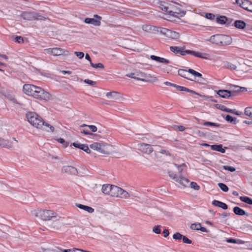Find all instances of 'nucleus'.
Returning a JSON list of instances; mask_svg holds the SVG:
<instances>
[{
    "label": "nucleus",
    "instance_id": "obj_3",
    "mask_svg": "<svg viewBox=\"0 0 252 252\" xmlns=\"http://www.w3.org/2000/svg\"><path fill=\"white\" fill-rule=\"evenodd\" d=\"M184 48H170V50L175 54H180L182 56H185L187 54H190L195 57L204 59H210V55L206 53H201L189 50H183Z\"/></svg>",
    "mask_w": 252,
    "mask_h": 252
},
{
    "label": "nucleus",
    "instance_id": "obj_9",
    "mask_svg": "<svg viewBox=\"0 0 252 252\" xmlns=\"http://www.w3.org/2000/svg\"><path fill=\"white\" fill-rule=\"evenodd\" d=\"M38 87L31 84H25L23 86V92L27 95L33 96L36 93Z\"/></svg>",
    "mask_w": 252,
    "mask_h": 252
},
{
    "label": "nucleus",
    "instance_id": "obj_56",
    "mask_svg": "<svg viewBox=\"0 0 252 252\" xmlns=\"http://www.w3.org/2000/svg\"><path fill=\"white\" fill-rule=\"evenodd\" d=\"M14 40L15 42H18L19 43L24 42L23 38L21 36L15 37L14 39Z\"/></svg>",
    "mask_w": 252,
    "mask_h": 252
},
{
    "label": "nucleus",
    "instance_id": "obj_50",
    "mask_svg": "<svg viewBox=\"0 0 252 252\" xmlns=\"http://www.w3.org/2000/svg\"><path fill=\"white\" fill-rule=\"evenodd\" d=\"M225 119L228 122L233 123L234 121V120L236 119V118H234L231 116L229 115H227L225 117Z\"/></svg>",
    "mask_w": 252,
    "mask_h": 252
},
{
    "label": "nucleus",
    "instance_id": "obj_54",
    "mask_svg": "<svg viewBox=\"0 0 252 252\" xmlns=\"http://www.w3.org/2000/svg\"><path fill=\"white\" fill-rule=\"evenodd\" d=\"M84 82L86 83V84H89L91 86H94L96 85V82H94V81H92V80H90L89 79H85Z\"/></svg>",
    "mask_w": 252,
    "mask_h": 252
},
{
    "label": "nucleus",
    "instance_id": "obj_23",
    "mask_svg": "<svg viewBox=\"0 0 252 252\" xmlns=\"http://www.w3.org/2000/svg\"><path fill=\"white\" fill-rule=\"evenodd\" d=\"M122 189L116 186L112 185L110 196L119 197L121 194L120 192Z\"/></svg>",
    "mask_w": 252,
    "mask_h": 252
},
{
    "label": "nucleus",
    "instance_id": "obj_60",
    "mask_svg": "<svg viewBox=\"0 0 252 252\" xmlns=\"http://www.w3.org/2000/svg\"><path fill=\"white\" fill-rule=\"evenodd\" d=\"M174 128L180 131H183L185 129V127L183 126H175Z\"/></svg>",
    "mask_w": 252,
    "mask_h": 252
},
{
    "label": "nucleus",
    "instance_id": "obj_34",
    "mask_svg": "<svg viewBox=\"0 0 252 252\" xmlns=\"http://www.w3.org/2000/svg\"><path fill=\"white\" fill-rule=\"evenodd\" d=\"M65 250H63L59 247H55L54 249H44V252H64Z\"/></svg>",
    "mask_w": 252,
    "mask_h": 252
},
{
    "label": "nucleus",
    "instance_id": "obj_36",
    "mask_svg": "<svg viewBox=\"0 0 252 252\" xmlns=\"http://www.w3.org/2000/svg\"><path fill=\"white\" fill-rule=\"evenodd\" d=\"M227 20V18L224 16H220L217 18L216 20L217 22L220 24H224Z\"/></svg>",
    "mask_w": 252,
    "mask_h": 252
},
{
    "label": "nucleus",
    "instance_id": "obj_26",
    "mask_svg": "<svg viewBox=\"0 0 252 252\" xmlns=\"http://www.w3.org/2000/svg\"><path fill=\"white\" fill-rule=\"evenodd\" d=\"M211 148L216 151L220 152L221 153H224L225 152V150L222 147V145L221 144L219 145H212L210 146Z\"/></svg>",
    "mask_w": 252,
    "mask_h": 252
},
{
    "label": "nucleus",
    "instance_id": "obj_51",
    "mask_svg": "<svg viewBox=\"0 0 252 252\" xmlns=\"http://www.w3.org/2000/svg\"><path fill=\"white\" fill-rule=\"evenodd\" d=\"M223 168L230 172H234L236 170L235 168L234 167L227 165H224Z\"/></svg>",
    "mask_w": 252,
    "mask_h": 252
},
{
    "label": "nucleus",
    "instance_id": "obj_59",
    "mask_svg": "<svg viewBox=\"0 0 252 252\" xmlns=\"http://www.w3.org/2000/svg\"><path fill=\"white\" fill-rule=\"evenodd\" d=\"M175 87L177 89L178 91H186V87L178 86L176 84H175Z\"/></svg>",
    "mask_w": 252,
    "mask_h": 252
},
{
    "label": "nucleus",
    "instance_id": "obj_38",
    "mask_svg": "<svg viewBox=\"0 0 252 252\" xmlns=\"http://www.w3.org/2000/svg\"><path fill=\"white\" fill-rule=\"evenodd\" d=\"M120 193H121V194H120V196H119V197L126 199V198H128L130 196L129 194L127 191L124 190L122 189H121Z\"/></svg>",
    "mask_w": 252,
    "mask_h": 252
},
{
    "label": "nucleus",
    "instance_id": "obj_44",
    "mask_svg": "<svg viewBox=\"0 0 252 252\" xmlns=\"http://www.w3.org/2000/svg\"><path fill=\"white\" fill-rule=\"evenodd\" d=\"M90 64L91 66L95 68H100L103 69L104 68V66L102 63H98L94 64L92 62H91Z\"/></svg>",
    "mask_w": 252,
    "mask_h": 252
},
{
    "label": "nucleus",
    "instance_id": "obj_58",
    "mask_svg": "<svg viewBox=\"0 0 252 252\" xmlns=\"http://www.w3.org/2000/svg\"><path fill=\"white\" fill-rule=\"evenodd\" d=\"M80 132H81V133H83L85 135H92V136L95 135V134H94L91 132H90L88 130H85V129H81Z\"/></svg>",
    "mask_w": 252,
    "mask_h": 252
},
{
    "label": "nucleus",
    "instance_id": "obj_53",
    "mask_svg": "<svg viewBox=\"0 0 252 252\" xmlns=\"http://www.w3.org/2000/svg\"><path fill=\"white\" fill-rule=\"evenodd\" d=\"M183 242L184 243L188 244H190L192 243V241L188 239L186 236H183L182 238Z\"/></svg>",
    "mask_w": 252,
    "mask_h": 252
},
{
    "label": "nucleus",
    "instance_id": "obj_17",
    "mask_svg": "<svg viewBox=\"0 0 252 252\" xmlns=\"http://www.w3.org/2000/svg\"><path fill=\"white\" fill-rule=\"evenodd\" d=\"M234 90H220L217 93V94L224 98H228L231 95H234Z\"/></svg>",
    "mask_w": 252,
    "mask_h": 252
},
{
    "label": "nucleus",
    "instance_id": "obj_14",
    "mask_svg": "<svg viewBox=\"0 0 252 252\" xmlns=\"http://www.w3.org/2000/svg\"><path fill=\"white\" fill-rule=\"evenodd\" d=\"M94 17L96 18V19L94 18H86L84 20L85 23L92 24L95 26H99L101 24L100 20L101 17L97 15H94Z\"/></svg>",
    "mask_w": 252,
    "mask_h": 252
},
{
    "label": "nucleus",
    "instance_id": "obj_1",
    "mask_svg": "<svg viewBox=\"0 0 252 252\" xmlns=\"http://www.w3.org/2000/svg\"><path fill=\"white\" fill-rule=\"evenodd\" d=\"M26 118L28 122L34 127L46 130L47 131L53 132L54 126L46 123L43 119L36 113L29 112L26 114Z\"/></svg>",
    "mask_w": 252,
    "mask_h": 252
},
{
    "label": "nucleus",
    "instance_id": "obj_5",
    "mask_svg": "<svg viewBox=\"0 0 252 252\" xmlns=\"http://www.w3.org/2000/svg\"><path fill=\"white\" fill-rule=\"evenodd\" d=\"M168 174L170 178L184 187L188 186L189 183V181L188 179L181 176L178 177L177 175L171 170H169Z\"/></svg>",
    "mask_w": 252,
    "mask_h": 252
},
{
    "label": "nucleus",
    "instance_id": "obj_30",
    "mask_svg": "<svg viewBox=\"0 0 252 252\" xmlns=\"http://www.w3.org/2000/svg\"><path fill=\"white\" fill-rule=\"evenodd\" d=\"M188 73H189L188 72V70L184 69H179L178 70V73L180 76L191 81H194L193 79H191L187 76L188 75Z\"/></svg>",
    "mask_w": 252,
    "mask_h": 252
},
{
    "label": "nucleus",
    "instance_id": "obj_25",
    "mask_svg": "<svg viewBox=\"0 0 252 252\" xmlns=\"http://www.w3.org/2000/svg\"><path fill=\"white\" fill-rule=\"evenodd\" d=\"M112 187V185L109 184L103 185L101 189L102 192L105 194L110 195Z\"/></svg>",
    "mask_w": 252,
    "mask_h": 252
},
{
    "label": "nucleus",
    "instance_id": "obj_48",
    "mask_svg": "<svg viewBox=\"0 0 252 252\" xmlns=\"http://www.w3.org/2000/svg\"><path fill=\"white\" fill-rule=\"evenodd\" d=\"M80 149L85 151L88 154H90L91 153V150L89 149L88 146L87 145L82 144Z\"/></svg>",
    "mask_w": 252,
    "mask_h": 252
},
{
    "label": "nucleus",
    "instance_id": "obj_6",
    "mask_svg": "<svg viewBox=\"0 0 252 252\" xmlns=\"http://www.w3.org/2000/svg\"><path fill=\"white\" fill-rule=\"evenodd\" d=\"M21 16L26 20H42L43 18V16L39 15L34 12H24Z\"/></svg>",
    "mask_w": 252,
    "mask_h": 252
},
{
    "label": "nucleus",
    "instance_id": "obj_19",
    "mask_svg": "<svg viewBox=\"0 0 252 252\" xmlns=\"http://www.w3.org/2000/svg\"><path fill=\"white\" fill-rule=\"evenodd\" d=\"M106 96L108 98L113 99L114 100H120L121 99V95L120 93L117 92H111L106 94Z\"/></svg>",
    "mask_w": 252,
    "mask_h": 252
},
{
    "label": "nucleus",
    "instance_id": "obj_64",
    "mask_svg": "<svg viewBox=\"0 0 252 252\" xmlns=\"http://www.w3.org/2000/svg\"><path fill=\"white\" fill-rule=\"evenodd\" d=\"M88 127L92 132H95L97 131V127L94 125H89Z\"/></svg>",
    "mask_w": 252,
    "mask_h": 252
},
{
    "label": "nucleus",
    "instance_id": "obj_37",
    "mask_svg": "<svg viewBox=\"0 0 252 252\" xmlns=\"http://www.w3.org/2000/svg\"><path fill=\"white\" fill-rule=\"evenodd\" d=\"M224 66L226 68L231 70H235L237 68L236 65L227 62L224 63Z\"/></svg>",
    "mask_w": 252,
    "mask_h": 252
},
{
    "label": "nucleus",
    "instance_id": "obj_8",
    "mask_svg": "<svg viewBox=\"0 0 252 252\" xmlns=\"http://www.w3.org/2000/svg\"><path fill=\"white\" fill-rule=\"evenodd\" d=\"M159 29V33L164 35L168 38L177 39L179 37V34L175 31H172L170 30L164 28H161Z\"/></svg>",
    "mask_w": 252,
    "mask_h": 252
},
{
    "label": "nucleus",
    "instance_id": "obj_13",
    "mask_svg": "<svg viewBox=\"0 0 252 252\" xmlns=\"http://www.w3.org/2000/svg\"><path fill=\"white\" fill-rule=\"evenodd\" d=\"M137 149L146 154H150L153 151L152 145L143 143L137 145Z\"/></svg>",
    "mask_w": 252,
    "mask_h": 252
},
{
    "label": "nucleus",
    "instance_id": "obj_24",
    "mask_svg": "<svg viewBox=\"0 0 252 252\" xmlns=\"http://www.w3.org/2000/svg\"><path fill=\"white\" fill-rule=\"evenodd\" d=\"M212 204L215 206L220 207L224 210H226L228 208V206L225 203L218 200H214L212 202Z\"/></svg>",
    "mask_w": 252,
    "mask_h": 252
},
{
    "label": "nucleus",
    "instance_id": "obj_21",
    "mask_svg": "<svg viewBox=\"0 0 252 252\" xmlns=\"http://www.w3.org/2000/svg\"><path fill=\"white\" fill-rule=\"evenodd\" d=\"M49 49L53 50V56H66L68 55V52L63 48H49Z\"/></svg>",
    "mask_w": 252,
    "mask_h": 252
},
{
    "label": "nucleus",
    "instance_id": "obj_29",
    "mask_svg": "<svg viewBox=\"0 0 252 252\" xmlns=\"http://www.w3.org/2000/svg\"><path fill=\"white\" fill-rule=\"evenodd\" d=\"M0 146L6 148H10L12 147V145L8 140L0 138Z\"/></svg>",
    "mask_w": 252,
    "mask_h": 252
},
{
    "label": "nucleus",
    "instance_id": "obj_40",
    "mask_svg": "<svg viewBox=\"0 0 252 252\" xmlns=\"http://www.w3.org/2000/svg\"><path fill=\"white\" fill-rule=\"evenodd\" d=\"M188 72L189 73H191V74H192L193 75H194V76L198 77L199 78L202 77V75L201 73L195 71L194 70H193L192 69H191V68L189 69Z\"/></svg>",
    "mask_w": 252,
    "mask_h": 252
},
{
    "label": "nucleus",
    "instance_id": "obj_2",
    "mask_svg": "<svg viewBox=\"0 0 252 252\" xmlns=\"http://www.w3.org/2000/svg\"><path fill=\"white\" fill-rule=\"evenodd\" d=\"M36 216L44 220H49L53 218H56V221L53 223V228L59 229L63 224L62 218L57 215L56 212L49 210H40L37 212Z\"/></svg>",
    "mask_w": 252,
    "mask_h": 252
},
{
    "label": "nucleus",
    "instance_id": "obj_63",
    "mask_svg": "<svg viewBox=\"0 0 252 252\" xmlns=\"http://www.w3.org/2000/svg\"><path fill=\"white\" fill-rule=\"evenodd\" d=\"M206 17L207 19L213 20L215 19V15L212 13H207L206 14Z\"/></svg>",
    "mask_w": 252,
    "mask_h": 252
},
{
    "label": "nucleus",
    "instance_id": "obj_4",
    "mask_svg": "<svg viewBox=\"0 0 252 252\" xmlns=\"http://www.w3.org/2000/svg\"><path fill=\"white\" fill-rule=\"evenodd\" d=\"M51 94L40 87H37L33 97L40 100H49L51 98Z\"/></svg>",
    "mask_w": 252,
    "mask_h": 252
},
{
    "label": "nucleus",
    "instance_id": "obj_47",
    "mask_svg": "<svg viewBox=\"0 0 252 252\" xmlns=\"http://www.w3.org/2000/svg\"><path fill=\"white\" fill-rule=\"evenodd\" d=\"M200 225L201 224L200 223H193L190 225V229L194 230H199Z\"/></svg>",
    "mask_w": 252,
    "mask_h": 252
},
{
    "label": "nucleus",
    "instance_id": "obj_11",
    "mask_svg": "<svg viewBox=\"0 0 252 252\" xmlns=\"http://www.w3.org/2000/svg\"><path fill=\"white\" fill-rule=\"evenodd\" d=\"M90 147L91 149L97 151L100 153L104 154H108V152L106 150L105 148V145L103 144L95 142L91 144L90 145Z\"/></svg>",
    "mask_w": 252,
    "mask_h": 252
},
{
    "label": "nucleus",
    "instance_id": "obj_16",
    "mask_svg": "<svg viewBox=\"0 0 252 252\" xmlns=\"http://www.w3.org/2000/svg\"><path fill=\"white\" fill-rule=\"evenodd\" d=\"M62 172L63 173L76 175L78 174L77 169L72 166H63L62 168Z\"/></svg>",
    "mask_w": 252,
    "mask_h": 252
},
{
    "label": "nucleus",
    "instance_id": "obj_55",
    "mask_svg": "<svg viewBox=\"0 0 252 252\" xmlns=\"http://www.w3.org/2000/svg\"><path fill=\"white\" fill-rule=\"evenodd\" d=\"M74 54L79 59H82L84 56V53L82 52H75Z\"/></svg>",
    "mask_w": 252,
    "mask_h": 252
},
{
    "label": "nucleus",
    "instance_id": "obj_42",
    "mask_svg": "<svg viewBox=\"0 0 252 252\" xmlns=\"http://www.w3.org/2000/svg\"><path fill=\"white\" fill-rule=\"evenodd\" d=\"M174 166L177 168L179 171V173H180V175H181L182 171L183 170V167H186V165L185 163H183L180 165H178L177 164H174Z\"/></svg>",
    "mask_w": 252,
    "mask_h": 252
},
{
    "label": "nucleus",
    "instance_id": "obj_7",
    "mask_svg": "<svg viewBox=\"0 0 252 252\" xmlns=\"http://www.w3.org/2000/svg\"><path fill=\"white\" fill-rule=\"evenodd\" d=\"M126 76L137 80L148 81L147 80H146V74L139 70L135 71L133 72L127 74Z\"/></svg>",
    "mask_w": 252,
    "mask_h": 252
},
{
    "label": "nucleus",
    "instance_id": "obj_10",
    "mask_svg": "<svg viewBox=\"0 0 252 252\" xmlns=\"http://www.w3.org/2000/svg\"><path fill=\"white\" fill-rule=\"evenodd\" d=\"M167 5H168V4L166 2H165L164 1H162V2H160L159 7L162 11H164L166 12V13H168L170 15H173L174 16H176V15H174L175 14H180V16H181V17L184 16L186 14V11H182L181 12H173L171 10H168L169 8H168Z\"/></svg>",
    "mask_w": 252,
    "mask_h": 252
},
{
    "label": "nucleus",
    "instance_id": "obj_49",
    "mask_svg": "<svg viewBox=\"0 0 252 252\" xmlns=\"http://www.w3.org/2000/svg\"><path fill=\"white\" fill-rule=\"evenodd\" d=\"M190 187L195 190H199L200 189V187L195 183L192 182L190 183Z\"/></svg>",
    "mask_w": 252,
    "mask_h": 252
},
{
    "label": "nucleus",
    "instance_id": "obj_57",
    "mask_svg": "<svg viewBox=\"0 0 252 252\" xmlns=\"http://www.w3.org/2000/svg\"><path fill=\"white\" fill-rule=\"evenodd\" d=\"M57 141L63 145L64 147H67L68 146V143L64 141V140L62 138H60L57 139Z\"/></svg>",
    "mask_w": 252,
    "mask_h": 252
},
{
    "label": "nucleus",
    "instance_id": "obj_46",
    "mask_svg": "<svg viewBox=\"0 0 252 252\" xmlns=\"http://www.w3.org/2000/svg\"><path fill=\"white\" fill-rule=\"evenodd\" d=\"M183 236V235L181 234L179 232H176L173 235V238L176 240H179L182 239Z\"/></svg>",
    "mask_w": 252,
    "mask_h": 252
},
{
    "label": "nucleus",
    "instance_id": "obj_45",
    "mask_svg": "<svg viewBox=\"0 0 252 252\" xmlns=\"http://www.w3.org/2000/svg\"><path fill=\"white\" fill-rule=\"evenodd\" d=\"M205 126H213L216 127H220V125L217 123H215L210 122H205L203 124Z\"/></svg>",
    "mask_w": 252,
    "mask_h": 252
},
{
    "label": "nucleus",
    "instance_id": "obj_41",
    "mask_svg": "<svg viewBox=\"0 0 252 252\" xmlns=\"http://www.w3.org/2000/svg\"><path fill=\"white\" fill-rule=\"evenodd\" d=\"M161 226L160 225H155L153 228V231L156 234H159L161 233Z\"/></svg>",
    "mask_w": 252,
    "mask_h": 252
},
{
    "label": "nucleus",
    "instance_id": "obj_15",
    "mask_svg": "<svg viewBox=\"0 0 252 252\" xmlns=\"http://www.w3.org/2000/svg\"><path fill=\"white\" fill-rule=\"evenodd\" d=\"M161 28H158L152 25H145L142 26V30L149 33L156 34L159 32Z\"/></svg>",
    "mask_w": 252,
    "mask_h": 252
},
{
    "label": "nucleus",
    "instance_id": "obj_33",
    "mask_svg": "<svg viewBox=\"0 0 252 252\" xmlns=\"http://www.w3.org/2000/svg\"><path fill=\"white\" fill-rule=\"evenodd\" d=\"M233 212L236 215L239 216H243L246 215V212L244 210L237 206L234 207Z\"/></svg>",
    "mask_w": 252,
    "mask_h": 252
},
{
    "label": "nucleus",
    "instance_id": "obj_39",
    "mask_svg": "<svg viewBox=\"0 0 252 252\" xmlns=\"http://www.w3.org/2000/svg\"><path fill=\"white\" fill-rule=\"evenodd\" d=\"M245 114L252 119V107H248L245 108Z\"/></svg>",
    "mask_w": 252,
    "mask_h": 252
},
{
    "label": "nucleus",
    "instance_id": "obj_43",
    "mask_svg": "<svg viewBox=\"0 0 252 252\" xmlns=\"http://www.w3.org/2000/svg\"><path fill=\"white\" fill-rule=\"evenodd\" d=\"M218 186L220 187V188L223 191L227 192L228 190V188L227 186L222 183H220L218 184Z\"/></svg>",
    "mask_w": 252,
    "mask_h": 252
},
{
    "label": "nucleus",
    "instance_id": "obj_20",
    "mask_svg": "<svg viewBox=\"0 0 252 252\" xmlns=\"http://www.w3.org/2000/svg\"><path fill=\"white\" fill-rule=\"evenodd\" d=\"M150 59L158 63H163V64H167L170 63V61L164 58L159 57L155 55L150 56Z\"/></svg>",
    "mask_w": 252,
    "mask_h": 252
},
{
    "label": "nucleus",
    "instance_id": "obj_61",
    "mask_svg": "<svg viewBox=\"0 0 252 252\" xmlns=\"http://www.w3.org/2000/svg\"><path fill=\"white\" fill-rule=\"evenodd\" d=\"M186 92H189V93H190L192 94H195V95H199L200 96L202 97V95L199 94L198 93H196V92L193 91V90H190L187 88H186Z\"/></svg>",
    "mask_w": 252,
    "mask_h": 252
},
{
    "label": "nucleus",
    "instance_id": "obj_18",
    "mask_svg": "<svg viewBox=\"0 0 252 252\" xmlns=\"http://www.w3.org/2000/svg\"><path fill=\"white\" fill-rule=\"evenodd\" d=\"M220 46H225L231 44L232 38L228 35L221 34Z\"/></svg>",
    "mask_w": 252,
    "mask_h": 252
},
{
    "label": "nucleus",
    "instance_id": "obj_35",
    "mask_svg": "<svg viewBox=\"0 0 252 252\" xmlns=\"http://www.w3.org/2000/svg\"><path fill=\"white\" fill-rule=\"evenodd\" d=\"M240 199L248 204L252 205V199L247 196H241Z\"/></svg>",
    "mask_w": 252,
    "mask_h": 252
},
{
    "label": "nucleus",
    "instance_id": "obj_27",
    "mask_svg": "<svg viewBox=\"0 0 252 252\" xmlns=\"http://www.w3.org/2000/svg\"><path fill=\"white\" fill-rule=\"evenodd\" d=\"M220 39H221V34H216L211 37V41L218 45L220 46Z\"/></svg>",
    "mask_w": 252,
    "mask_h": 252
},
{
    "label": "nucleus",
    "instance_id": "obj_12",
    "mask_svg": "<svg viewBox=\"0 0 252 252\" xmlns=\"http://www.w3.org/2000/svg\"><path fill=\"white\" fill-rule=\"evenodd\" d=\"M235 3L244 9L252 12V2L248 0H235Z\"/></svg>",
    "mask_w": 252,
    "mask_h": 252
},
{
    "label": "nucleus",
    "instance_id": "obj_52",
    "mask_svg": "<svg viewBox=\"0 0 252 252\" xmlns=\"http://www.w3.org/2000/svg\"><path fill=\"white\" fill-rule=\"evenodd\" d=\"M233 87H234L235 88L237 89V90H234V93H236V92H240V91H246L247 90V88H244V87H240L239 86H234V85H233Z\"/></svg>",
    "mask_w": 252,
    "mask_h": 252
},
{
    "label": "nucleus",
    "instance_id": "obj_28",
    "mask_svg": "<svg viewBox=\"0 0 252 252\" xmlns=\"http://www.w3.org/2000/svg\"><path fill=\"white\" fill-rule=\"evenodd\" d=\"M76 206L79 208L84 210L89 213H92L94 212V209L93 208L88 206L80 204H76Z\"/></svg>",
    "mask_w": 252,
    "mask_h": 252
},
{
    "label": "nucleus",
    "instance_id": "obj_22",
    "mask_svg": "<svg viewBox=\"0 0 252 252\" xmlns=\"http://www.w3.org/2000/svg\"><path fill=\"white\" fill-rule=\"evenodd\" d=\"M216 107L218 109H219L221 111H224V112L233 113L237 115H240L238 111H235L234 110L228 108L222 104H217L216 105Z\"/></svg>",
    "mask_w": 252,
    "mask_h": 252
},
{
    "label": "nucleus",
    "instance_id": "obj_32",
    "mask_svg": "<svg viewBox=\"0 0 252 252\" xmlns=\"http://www.w3.org/2000/svg\"><path fill=\"white\" fill-rule=\"evenodd\" d=\"M175 68L172 65H162L161 70L163 73H169L172 71L173 69Z\"/></svg>",
    "mask_w": 252,
    "mask_h": 252
},
{
    "label": "nucleus",
    "instance_id": "obj_62",
    "mask_svg": "<svg viewBox=\"0 0 252 252\" xmlns=\"http://www.w3.org/2000/svg\"><path fill=\"white\" fill-rule=\"evenodd\" d=\"M202 97H204L205 99H208L211 100L212 102H217V100L214 99L213 98V96H205V95H202Z\"/></svg>",
    "mask_w": 252,
    "mask_h": 252
},
{
    "label": "nucleus",
    "instance_id": "obj_31",
    "mask_svg": "<svg viewBox=\"0 0 252 252\" xmlns=\"http://www.w3.org/2000/svg\"><path fill=\"white\" fill-rule=\"evenodd\" d=\"M246 26V23L242 20H237L234 22V26L239 29H245Z\"/></svg>",
    "mask_w": 252,
    "mask_h": 252
}]
</instances>
